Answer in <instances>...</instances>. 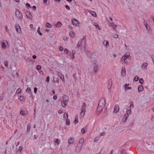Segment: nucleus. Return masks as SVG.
I'll use <instances>...</instances> for the list:
<instances>
[{
  "label": "nucleus",
  "mask_w": 154,
  "mask_h": 154,
  "mask_svg": "<svg viewBox=\"0 0 154 154\" xmlns=\"http://www.w3.org/2000/svg\"><path fill=\"white\" fill-rule=\"evenodd\" d=\"M148 65V64L146 63L145 62L143 63L142 65H141V67L142 68H145L147 67V66Z\"/></svg>",
  "instance_id": "4be33fe9"
},
{
  "label": "nucleus",
  "mask_w": 154,
  "mask_h": 154,
  "mask_svg": "<svg viewBox=\"0 0 154 154\" xmlns=\"http://www.w3.org/2000/svg\"><path fill=\"white\" fill-rule=\"evenodd\" d=\"M32 8L34 9V11L36 9V7L35 6H33Z\"/></svg>",
  "instance_id": "69168bd1"
},
{
  "label": "nucleus",
  "mask_w": 154,
  "mask_h": 154,
  "mask_svg": "<svg viewBox=\"0 0 154 154\" xmlns=\"http://www.w3.org/2000/svg\"><path fill=\"white\" fill-rule=\"evenodd\" d=\"M53 82H57L58 83H59V82L58 79L57 77H54L53 80Z\"/></svg>",
  "instance_id": "5701e85b"
},
{
  "label": "nucleus",
  "mask_w": 154,
  "mask_h": 154,
  "mask_svg": "<svg viewBox=\"0 0 154 154\" xmlns=\"http://www.w3.org/2000/svg\"><path fill=\"white\" fill-rule=\"evenodd\" d=\"M103 44L104 45L107 46L109 44V42L107 41H105L103 42Z\"/></svg>",
  "instance_id": "473e14b6"
},
{
  "label": "nucleus",
  "mask_w": 154,
  "mask_h": 154,
  "mask_svg": "<svg viewBox=\"0 0 154 154\" xmlns=\"http://www.w3.org/2000/svg\"><path fill=\"white\" fill-rule=\"evenodd\" d=\"M74 139L73 137H70L69 138L68 140V143L69 144H72L74 143Z\"/></svg>",
  "instance_id": "9b49d317"
},
{
  "label": "nucleus",
  "mask_w": 154,
  "mask_h": 154,
  "mask_svg": "<svg viewBox=\"0 0 154 154\" xmlns=\"http://www.w3.org/2000/svg\"><path fill=\"white\" fill-rule=\"evenodd\" d=\"M143 24L145 25V26L148 24L147 22L145 20H144L143 21Z\"/></svg>",
  "instance_id": "680f3d73"
},
{
  "label": "nucleus",
  "mask_w": 154,
  "mask_h": 154,
  "mask_svg": "<svg viewBox=\"0 0 154 154\" xmlns=\"http://www.w3.org/2000/svg\"><path fill=\"white\" fill-rule=\"evenodd\" d=\"M15 27L16 30L17 32H19L20 31L21 29L19 25L17 24H16L15 25Z\"/></svg>",
  "instance_id": "4468645a"
},
{
  "label": "nucleus",
  "mask_w": 154,
  "mask_h": 154,
  "mask_svg": "<svg viewBox=\"0 0 154 154\" xmlns=\"http://www.w3.org/2000/svg\"><path fill=\"white\" fill-rule=\"evenodd\" d=\"M119 105L118 104L115 105L114 108V112L117 113L119 111Z\"/></svg>",
  "instance_id": "1a4fd4ad"
},
{
  "label": "nucleus",
  "mask_w": 154,
  "mask_h": 154,
  "mask_svg": "<svg viewBox=\"0 0 154 154\" xmlns=\"http://www.w3.org/2000/svg\"><path fill=\"white\" fill-rule=\"evenodd\" d=\"M86 106V103L84 102L82 104V108H85Z\"/></svg>",
  "instance_id": "603ef678"
},
{
  "label": "nucleus",
  "mask_w": 154,
  "mask_h": 154,
  "mask_svg": "<svg viewBox=\"0 0 154 154\" xmlns=\"http://www.w3.org/2000/svg\"><path fill=\"white\" fill-rule=\"evenodd\" d=\"M59 49L61 51H63V48L61 46L59 47Z\"/></svg>",
  "instance_id": "3c124183"
},
{
  "label": "nucleus",
  "mask_w": 154,
  "mask_h": 154,
  "mask_svg": "<svg viewBox=\"0 0 154 154\" xmlns=\"http://www.w3.org/2000/svg\"><path fill=\"white\" fill-rule=\"evenodd\" d=\"M32 57L33 59H35L36 58V56L35 55H34L32 56Z\"/></svg>",
  "instance_id": "338daca9"
},
{
  "label": "nucleus",
  "mask_w": 154,
  "mask_h": 154,
  "mask_svg": "<svg viewBox=\"0 0 154 154\" xmlns=\"http://www.w3.org/2000/svg\"><path fill=\"white\" fill-rule=\"evenodd\" d=\"M4 64L6 67H8V62L7 60L4 61Z\"/></svg>",
  "instance_id": "e433bc0d"
},
{
  "label": "nucleus",
  "mask_w": 154,
  "mask_h": 154,
  "mask_svg": "<svg viewBox=\"0 0 154 154\" xmlns=\"http://www.w3.org/2000/svg\"><path fill=\"white\" fill-rule=\"evenodd\" d=\"M86 111V109L85 108H82V110L81 111V112L80 113V115L82 116V117L84 116L85 112Z\"/></svg>",
  "instance_id": "f8f14e48"
},
{
  "label": "nucleus",
  "mask_w": 154,
  "mask_h": 154,
  "mask_svg": "<svg viewBox=\"0 0 154 154\" xmlns=\"http://www.w3.org/2000/svg\"><path fill=\"white\" fill-rule=\"evenodd\" d=\"M63 117L68 119V115L67 113L65 112L63 115Z\"/></svg>",
  "instance_id": "7c9ffc66"
},
{
  "label": "nucleus",
  "mask_w": 154,
  "mask_h": 154,
  "mask_svg": "<svg viewBox=\"0 0 154 154\" xmlns=\"http://www.w3.org/2000/svg\"><path fill=\"white\" fill-rule=\"evenodd\" d=\"M46 26L47 27L51 28V27L52 25L49 23H47L46 24Z\"/></svg>",
  "instance_id": "c756f323"
},
{
  "label": "nucleus",
  "mask_w": 154,
  "mask_h": 154,
  "mask_svg": "<svg viewBox=\"0 0 154 154\" xmlns=\"http://www.w3.org/2000/svg\"><path fill=\"white\" fill-rule=\"evenodd\" d=\"M69 53V51L67 48H65L64 50V53L67 54Z\"/></svg>",
  "instance_id": "f704fd0d"
},
{
  "label": "nucleus",
  "mask_w": 154,
  "mask_h": 154,
  "mask_svg": "<svg viewBox=\"0 0 154 154\" xmlns=\"http://www.w3.org/2000/svg\"><path fill=\"white\" fill-rule=\"evenodd\" d=\"M94 67L93 70L94 72H96L98 69V65L95 62L94 63Z\"/></svg>",
  "instance_id": "2eb2a0df"
},
{
  "label": "nucleus",
  "mask_w": 154,
  "mask_h": 154,
  "mask_svg": "<svg viewBox=\"0 0 154 154\" xmlns=\"http://www.w3.org/2000/svg\"><path fill=\"white\" fill-rule=\"evenodd\" d=\"M118 37H119V35L117 34H116L114 35L113 36V37L114 38H118Z\"/></svg>",
  "instance_id": "6e6d98bb"
},
{
  "label": "nucleus",
  "mask_w": 154,
  "mask_h": 154,
  "mask_svg": "<svg viewBox=\"0 0 154 154\" xmlns=\"http://www.w3.org/2000/svg\"><path fill=\"white\" fill-rule=\"evenodd\" d=\"M146 28L147 29V30H149L150 29V27L149 25L148 24L146 25L145 26Z\"/></svg>",
  "instance_id": "de8ad7c7"
},
{
  "label": "nucleus",
  "mask_w": 154,
  "mask_h": 154,
  "mask_svg": "<svg viewBox=\"0 0 154 154\" xmlns=\"http://www.w3.org/2000/svg\"><path fill=\"white\" fill-rule=\"evenodd\" d=\"M5 30L7 32H8L9 31V29H8L7 26H5Z\"/></svg>",
  "instance_id": "5fc2aeb1"
},
{
  "label": "nucleus",
  "mask_w": 154,
  "mask_h": 154,
  "mask_svg": "<svg viewBox=\"0 0 154 154\" xmlns=\"http://www.w3.org/2000/svg\"><path fill=\"white\" fill-rule=\"evenodd\" d=\"M82 145H79V144H77V146L75 149V151L77 152H80V150L82 149Z\"/></svg>",
  "instance_id": "39448f33"
},
{
  "label": "nucleus",
  "mask_w": 154,
  "mask_h": 154,
  "mask_svg": "<svg viewBox=\"0 0 154 154\" xmlns=\"http://www.w3.org/2000/svg\"><path fill=\"white\" fill-rule=\"evenodd\" d=\"M25 14L27 18L31 19H32V16L29 11H27L25 12Z\"/></svg>",
  "instance_id": "20e7f679"
},
{
  "label": "nucleus",
  "mask_w": 154,
  "mask_h": 154,
  "mask_svg": "<svg viewBox=\"0 0 154 154\" xmlns=\"http://www.w3.org/2000/svg\"><path fill=\"white\" fill-rule=\"evenodd\" d=\"M78 116H75V119L74 121V123L75 124H76L78 122Z\"/></svg>",
  "instance_id": "393cba45"
},
{
  "label": "nucleus",
  "mask_w": 154,
  "mask_h": 154,
  "mask_svg": "<svg viewBox=\"0 0 154 154\" xmlns=\"http://www.w3.org/2000/svg\"><path fill=\"white\" fill-rule=\"evenodd\" d=\"M106 104V100L105 98H101L98 103V107L97 109L98 111L103 109Z\"/></svg>",
  "instance_id": "f03ea898"
},
{
  "label": "nucleus",
  "mask_w": 154,
  "mask_h": 154,
  "mask_svg": "<svg viewBox=\"0 0 154 154\" xmlns=\"http://www.w3.org/2000/svg\"><path fill=\"white\" fill-rule=\"evenodd\" d=\"M8 42L6 40H3L2 43V48L3 49H5L6 47V45L8 44Z\"/></svg>",
  "instance_id": "6e6552de"
},
{
  "label": "nucleus",
  "mask_w": 154,
  "mask_h": 154,
  "mask_svg": "<svg viewBox=\"0 0 154 154\" xmlns=\"http://www.w3.org/2000/svg\"><path fill=\"white\" fill-rule=\"evenodd\" d=\"M139 79V78L138 77H135L134 79V80H135V81H137Z\"/></svg>",
  "instance_id": "864d4df0"
},
{
  "label": "nucleus",
  "mask_w": 154,
  "mask_h": 154,
  "mask_svg": "<svg viewBox=\"0 0 154 154\" xmlns=\"http://www.w3.org/2000/svg\"><path fill=\"white\" fill-rule=\"evenodd\" d=\"M15 15L20 19L22 20L23 19L22 14L20 12L19 10L17 9L16 10L15 12Z\"/></svg>",
  "instance_id": "7ed1b4c3"
},
{
  "label": "nucleus",
  "mask_w": 154,
  "mask_h": 154,
  "mask_svg": "<svg viewBox=\"0 0 154 154\" xmlns=\"http://www.w3.org/2000/svg\"><path fill=\"white\" fill-rule=\"evenodd\" d=\"M65 6L67 10H69L70 9V7L68 5H65Z\"/></svg>",
  "instance_id": "a18cd8bd"
},
{
  "label": "nucleus",
  "mask_w": 154,
  "mask_h": 154,
  "mask_svg": "<svg viewBox=\"0 0 154 154\" xmlns=\"http://www.w3.org/2000/svg\"><path fill=\"white\" fill-rule=\"evenodd\" d=\"M94 26H96V27L99 30H100V28L99 26H98V24L96 23H94L93 25Z\"/></svg>",
  "instance_id": "bb28decb"
},
{
  "label": "nucleus",
  "mask_w": 154,
  "mask_h": 154,
  "mask_svg": "<svg viewBox=\"0 0 154 154\" xmlns=\"http://www.w3.org/2000/svg\"><path fill=\"white\" fill-rule=\"evenodd\" d=\"M121 154H128L127 152L124 150H121Z\"/></svg>",
  "instance_id": "ea45409f"
},
{
  "label": "nucleus",
  "mask_w": 154,
  "mask_h": 154,
  "mask_svg": "<svg viewBox=\"0 0 154 154\" xmlns=\"http://www.w3.org/2000/svg\"><path fill=\"white\" fill-rule=\"evenodd\" d=\"M121 75L123 77L125 76L126 74V70L125 69V67L123 66L122 68V70L121 71Z\"/></svg>",
  "instance_id": "0eeeda50"
},
{
  "label": "nucleus",
  "mask_w": 154,
  "mask_h": 154,
  "mask_svg": "<svg viewBox=\"0 0 154 154\" xmlns=\"http://www.w3.org/2000/svg\"><path fill=\"white\" fill-rule=\"evenodd\" d=\"M37 89L36 88V87L34 88V92L35 93H36L37 91Z\"/></svg>",
  "instance_id": "13d9d810"
},
{
  "label": "nucleus",
  "mask_w": 154,
  "mask_h": 154,
  "mask_svg": "<svg viewBox=\"0 0 154 154\" xmlns=\"http://www.w3.org/2000/svg\"><path fill=\"white\" fill-rule=\"evenodd\" d=\"M70 124V121L68 119H66V125H69Z\"/></svg>",
  "instance_id": "cd10ccee"
},
{
  "label": "nucleus",
  "mask_w": 154,
  "mask_h": 154,
  "mask_svg": "<svg viewBox=\"0 0 154 154\" xmlns=\"http://www.w3.org/2000/svg\"><path fill=\"white\" fill-rule=\"evenodd\" d=\"M53 99H54V100H56V99H57V96L56 95H54V96H53Z\"/></svg>",
  "instance_id": "0e129e2a"
},
{
  "label": "nucleus",
  "mask_w": 154,
  "mask_h": 154,
  "mask_svg": "<svg viewBox=\"0 0 154 154\" xmlns=\"http://www.w3.org/2000/svg\"><path fill=\"white\" fill-rule=\"evenodd\" d=\"M62 24L60 21H58L57 23L56 24L55 26L57 28H59L61 26Z\"/></svg>",
  "instance_id": "a211bd4d"
},
{
  "label": "nucleus",
  "mask_w": 154,
  "mask_h": 154,
  "mask_svg": "<svg viewBox=\"0 0 154 154\" xmlns=\"http://www.w3.org/2000/svg\"><path fill=\"white\" fill-rule=\"evenodd\" d=\"M20 114L21 115H22L24 116L25 115V113L24 112V111H23L22 110H21L20 111Z\"/></svg>",
  "instance_id": "8fccbe9b"
},
{
  "label": "nucleus",
  "mask_w": 154,
  "mask_h": 154,
  "mask_svg": "<svg viewBox=\"0 0 154 154\" xmlns=\"http://www.w3.org/2000/svg\"><path fill=\"white\" fill-rule=\"evenodd\" d=\"M129 56V54H125L123 56H122L121 59V62L124 61L125 60L127 59Z\"/></svg>",
  "instance_id": "9d476101"
},
{
  "label": "nucleus",
  "mask_w": 154,
  "mask_h": 154,
  "mask_svg": "<svg viewBox=\"0 0 154 154\" xmlns=\"http://www.w3.org/2000/svg\"><path fill=\"white\" fill-rule=\"evenodd\" d=\"M85 132V130L84 128H83L81 129V132L82 134H84Z\"/></svg>",
  "instance_id": "09e8293b"
},
{
  "label": "nucleus",
  "mask_w": 154,
  "mask_h": 154,
  "mask_svg": "<svg viewBox=\"0 0 154 154\" xmlns=\"http://www.w3.org/2000/svg\"><path fill=\"white\" fill-rule=\"evenodd\" d=\"M26 6L27 8H31L30 4L28 3H26Z\"/></svg>",
  "instance_id": "c03bdc74"
},
{
  "label": "nucleus",
  "mask_w": 154,
  "mask_h": 154,
  "mask_svg": "<svg viewBox=\"0 0 154 154\" xmlns=\"http://www.w3.org/2000/svg\"><path fill=\"white\" fill-rule=\"evenodd\" d=\"M143 82H144V80L143 79L140 78V79L139 80V82L141 84H143Z\"/></svg>",
  "instance_id": "c9c22d12"
},
{
  "label": "nucleus",
  "mask_w": 154,
  "mask_h": 154,
  "mask_svg": "<svg viewBox=\"0 0 154 154\" xmlns=\"http://www.w3.org/2000/svg\"><path fill=\"white\" fill-rule=\"evenodd\" d=\"M21 89L20 88H19L16 91V93H17L18 94H19L21 92Z\"/></svg>",
  "instance_id": "79ce46f5"
},
{
  "label": "nucleus",
  "mask_w": 154,
  "mask_h": 154,
  "mask_svg": "<svg viewBox=\"0 0 154 154\" xmlns=\"http://www.w3.org/2000/svg\"><path fill=\"white\" fill-rule=\"evenodd\" d=\"M24 98V97L23 96H19L18 99L21 101H22Z\"/></svg>",
  "instance_id": "a19ab883"
},
{
  "label": "nucleus",
  "mask_w": 154,
  "mask_h": 154,
  "mask_svg": "<svg viewBox=\"0 0 154 154\" xmlns=\"http://www.w3.org/2000/svg\"><path fill=\"white\" fill-rule=\"evenodd\" d=\"M86 36L84 35L83 36L81 40V41L80 43L79 42H78V44L76 46V48L78 49H79L80 47L81 48V49H83L84 50H85L86 47Z\"/></svg>",
  "instance_id": "f257e3e1"
},
{
  "label": "nucleus",
  "mask_w": 154,
  "mask_h": 154,
  "mask_svg": "<svg viewBox=\"0 0 154 154\" xmlns=\"http://www.w3.org/2000/svg\"><path fill=\"white\" fill-rule=\"evenodd\" d=\"M62 106L63 107H65L67 103L66 102H64L63 101H62L61 102Z\"/></svg>",
  "instance_id": "aec40b11"
},
{
  "label": "nucleus",
  "mask_w": 154,
  "mask_h": 154,
  "mask_svg": "<svg viewBox=\"0 0 154 154\" xmlns=\"http://www.w3.org/2000/svg\"><path fill=\"white\" fill-rule=\"evenodd\" d=\"M127 88L128 90H131V89L132 88L131 87H128Z\"/></svg>",
  "instance_id": "774afa93"
},
{
  "label": "nucleus",
  "mask_w": 154,
  "mask_h": 154,
  "mask_svg": "<svg viewBox=\"0 0 154 154\" xmlns=\"http://www.w3.org/2000/svg\"><path fill=\"white\" fill-rule=\"evenodd\" d=\"M72 23L73 25L76 26L79 23V22L76 19H73L72 20Z\"/></svg>",
  "instance_id": "423d86ee"
},
{
  "label": "nucleus",
  "mask_w": 154,
  "mask_h": 154,
  "mask_svg": "<svg viewBox=\"0 0 154 154\" xmlns=\"http://www.w3.org/2000/svg\"><path fill=\"white\" fill-rule=\"evenodd\" d=\"M72 59H74V55L75 53V51L74 50H73L72 51Z\"/></svg>",
  "instance_id": "58836bf2"
},
{
  "label": "nucleus",
  "mask_w": 154,
  "mask_h": 154,
  "mask_svg": "<svg viewBox=\"0 0 154 154\" xmlns=\"http://www.w3.org/2000/svg\"><path fill=\"white\" fill-rule=\"evenodd\" d=\"M37 32L40 35H42V33L40 32V30H37Z\"/></svg>",
  "instance_id": "4d7b16f0"
},
{
  "label": "nucleus",
  "mask_w": 154,
  "mask_h": 154,
  "mask_svg": "<svg viewBox=\"0 0 154 154\" xmlns=\"http://www.w3.org/2000/svg\"><path fill=\"white\" fill-rule=\"evenodd\" d=\"M41 68V66L40 65H38L36 66V69L38 70H40Z\"/></svg>",
  "instance_id": "37998d69"
},
{
  "label": "nucleus",
  "mask_w": 154,
  "mask_h": 154,
  "mask_svg": "<svg viewBox=\"0 0 154 154\" xmlns=\"http://www.w3.org/2000/svg\"><path fill=\"white\" fill-rule=\"evenodd\" d=\"M26 92L28 93H30L31 92V90L30 88L28 87L27 88L26 90Z\"/></svg>",
  "instance_id": "c85d7f7f"
},
{
  "label": "nucleus",
  "mask_w": 154,
  "mask_h": 154,
  "mask_svg": "<svg viewBox=\"0 0 154 154\" xmlns=\"http://www.w3.org/2000/svg\"><path fill=\"white\" fill-rule=\"evenodd\" d=\"M84 141V139L83 138H81L80 139L79 141V143L78 144H79V145H82V146L83 145V143Z\"/></svg>",
  "instance_id": "dca6fc26"
},
{
  "label": "nucleus",
  "mask_w": 154,
  "mask_h": 154,
  "mask_svg": "<svg viewBox=\"0 0 154 154\" xmlns=\"http://www.w3.org/2000/svg\"><path fill=\"white\" fill-rule=\"evenodd\" d=\"M69 35L71 36L72 37L73 35H74V33L72 31H70L69 33Z\"/></svg>",
  "instance_id": "49530a36"
},
{
  "label": "nucleus",
  "mask_w": 154,
  "mask_h": 154,
  "mask_svg": "<svg viewBox=\"0 0 154 154\" xmlns=\"http://www.w3.org/2000/svg\"><path fill=\"white\" fill-rule=\"evenodd\" d=\"M131 109L129 108V107H128V108L127 109V114H131Z\"/></svg>",
  "instance_id": "412c9836"
},
{
  "label": "nucleus",
  "mask_w": 154,
  "mask_h": 154,
  "mask_svg": "<svg viewBox=\"0 0 154 154\" xmlns=\"http://www.w3.org/2000/svg\"><path fill=\"white\" fill-rule=\"evenodd\" d=\"M129 85V84H128V85L127 84H125L124 85L125 88H126L128 87L127 86H128Z\"/></svg>",
  "instance_id": "e2e57ef3"
},
{
  "label": "nucleus",
  "mask_w": 154,
  "mask_h": 154,
  "mask_svg": "<svg viewBox=\"0 0 154 154\" xmlns=\"http://www.w3.org/2000/svg\"><path fill=\"white\" fill-rule=\"evenodd\" d=\"M63 101H64V102H68L69 100V98L66 95H64L63 97Z\"/></svg>",
  "instance_id": "ddd939ff"
},
{
  "label": "nucleus",
  "mask_w": 154,
  "mask_h": 154,
  "mask_svg": "<svg viewBox=\"0 0 154 154\" xmlns=\"http://www.w3.org/2000/svg\"><path fill=\"white\" fill-rule=\"evenodd\" d=\"M30 126H28L27 127V131L29 132V131L30 129Z\"/></svg>",
  "instance_id": "052dcab7"
},
{
  "label": "nucleus",
  "mask_w": 154,
  "mask_h": 154,
  "mask_svg": "<svg viewBox=\"0 0 154 154\" xmlns=\"http://www.w3.org/2000/svg\"><path fill=\"white\" fill-rule=\"evenodd\" d=\"M49 79H50L49 77L48 76H47V78H46V81L48 82H49Z\"/></svg>",
  "instance_id": "bf43d9fd"
},
{
  "label": "nucleus",
  "mask_w": 154,
  "mask_h": 154,
  "mask_svg": "<svg viewBox=\"0 0 154 154\" xmlns=\"http://www.w3.org/2000/svg\"><path fill=\"white\" fill-rule=\"evenodd\" d=\"M132 107L133 108L134 107V103L133 102H131L130 103V105L129 106V108H131V107Z\"/></svg>",
  "instance_id": "2f4dec72"
},
{
  "label": "nucleus",
  "mask_w": 154,
  "mask_h": 154,
  "mask_svg": "<svg viewBox=\"0 0 154 154\" xmlns=\"http://www.w3.org/2000/svg\"><path fill=\"white\" fill-rule=\"evenodd\" d=\"M128 114H125L123 116V120H124V119H125V118H128Z\"/></svg>",
  "instance_id": "72a5a7b5"
},
{
  "label": "nucleus",
  "mask_w": 154,
  "mask_h": 154,
  "mask_svg": "<svg viewBox=\"0 0 154 154\" xmlns=\"http://www.w3.org/2000/svg\"><path fill=\"white\" fill-rule=\"evenodd\" d=\"M90 13L91 14V15L93 16V17H96L97 16V14L96 13L93 11H91L90 12Z\"/></svg>",
  "instance_id": "b1692460"
},
{
  "label": "nucleus",
  "mask_w": 154,
  "mask_h": 154,
  "mask_svg": "<svg viewBox=\"0 0 154 154\" xmlns=\"http://www.w3.org/2000/svg\"><path fill=\"white\" fill-rule=\"evenodd\" d=\"M54 142L57 143V145H58L60 143V140L58 138L54 140Z\"/></svg>",
  "instance_id": "a878e982"
},
{
  "label": "nucleus",
  "mask_w": 154,
  "mask_h": 154,
  "mask_svg": "<svg viewBox=\"0 0 154 154\" xmlns=\"http://www.w3.org/2000/svg\"><path fill=\"white\" fill-rule=\"evenodd\" d=\"M22 149L23 147L22 146H20L19 147L18 150V151L19 153H20L21 152V151L22 150Z\"/></svg>",
  "instance_id": "4c0bfd02"
},
{
  "label": "nucleus",
  "mask_w": 154,
  "mask_h": 154,
  "mask_svg": "<svg viewBox=\"0 0 154 154\" xmlns=\"http://www.w3.org/2000/svg\"><path fill=\"white\" fill-rule=\"evenodd\" d=\"M109 26L112 27L113 29H115L117 27V26L114 24L113 23H109Z\"/></svg>",
  "instance_id": "f3484780"
},
{
  "label": "nucleus",
  "mask_w": 154,
  "mask_h": 154,
  "mask_svg": "<svg viewBox=\"0 0 154 154\" xmlns=\"http://www.w3.org/2000/svg\"><path fill=\"white\" fill-rule=\"evenodd\" d=\"M138 89L140 91H142L143 89V86L140 85L138 87Z\"/></svg>",
  "instance_id": "6ab92c4d"
}]
</instances>
